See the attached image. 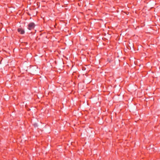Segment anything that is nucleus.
Segmentation results:
<instances>
[{
	"instance_id": "obj_2",
	"label": "nucleus",
	"mask_w": 160,
	"mask_h": 160,
	"mask_svg": "<svg viewBox=\"0 0 160 160\" xmlns=\"http://www.w3.org/2000/svg\"><path fill=\"white\" fill-rule=\"evenodd\" d=\"M18 31L21 34H23L24 33L25 31L24 30L21 28H19L18 29Z\"/></svg>"
},
{
	"instance_id": "obj_3",
	"label": "nucleus",
	"mask_w": 160,
	"mask_h": 160,
	"mask_svg": "<svg viewBox=\"0 0 160 160\" xmlns=\"http://www.w3.org/2000/svg\"><path fill=\"white\" fill-rule=\"evenodd\" d=\"M33 125L35 128H37L38 127V125L37 123H35L33 124Z\"/></svg>"
},
{
	"instance_id": "obj_4",
	"label": "nucleus",
	"mask_w": 160,
	"mask_h": 160,
	"mask_svg": "<svg viewBox=\"0 0 160 160\" xmlns=\"http://www.w3.org/2000/svg\"><path fill=\"white\" fill-rule=\"evenodd\" d=\"M42 2H45L43 0L42 1Z\"/></svg>"
},
{
	"instance_id": "obj_1",
	"label": "nucleus",
	"mask_w": 160,
	"mask_h": 160,
	"mask_svg": "<svg viewBox=\"0 0 160 160\" xmlns=\"http://www.w3.org/2000/svg\"><path fill=\"white\" fill-rule=\"evenodd\" d=\"M35 27V24L34 23L32 22L30 23L28 25V28L29 30H31L34 28Z\"/></svg>"
}]
</instances>
